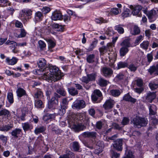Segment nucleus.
Here are the masks:
<instances>
[{
	"instance_id": "obj_1",
	"label": "nucleus",
	"mask_w": 158,
	"mask_h": 158,
	"mask_svg": "<svg viewBox=\"0 0 158 158\" xmlns=\"http://www.w3.org/2000/svg\"><path fill=\"white\" fill-rule=\"evenodd\" d=\"M62 75L59 69L56 66H51L49 67L48 69L44 73L43 76L44 80L55 82L61 78Z\"/></svg>"
},
{
	"instance_id": "obj_2",
	"label": "nucleus",
	"mask_w": 158,
	"mask_h": 158,
	"mask_svg": "<svg viewBox=\"0 0 158 158\" xmlns=\"http://www.w3.org/2000/svg\"><path fill=\"white\" fill-rule=\"evenodd\" d=\"M132 122L134 126L138 128H140L142 126H146L148 120L147 118L136 117L133 119Z\"/></svg>"
},
{
	"instance_id": "obj_3",
	"label": "nucleus",
	"mask_w": 158,
	"mask_h": 158,
	"mask_svg": "<svg viewBox=\"0 0 158 158\" xmlns=\"http://www.w3.org/2000/svg\"><path fill=\"white\" fill-rule=\"evenodd\" d=\"M38 66L43 72L45 73L49 69L48 65L47 64L46 60L43 58H40L37 62Z\"/></svg>"
},
{
	"instance_id": "obj_4",
	"label": "nucleus",
	"mask_w": 158,
	"mask_h": 158,
	"mask_svg": "<svg viewBox=\"0 0 158 158\" xmlns=\"http://www.w3.org/2000/svg\"><path fill=\"white\" fill-rule=\"evenodd\" d=\"M91 98L94 102L96 103L99 102L102 98V93L98 89L95 90L92 95Z\"/></svg>"
},
{
	"instance_id": "obj_5",
	"label": "nucleus",
	"mask_w": 158,
	"mask_h": 158,
	"mask_svg": "<svg viewBox=\"0 0 158 158\" xmlns=\"http://www.w3.org/2000/svg\"><path fill=\"white\" fill-rule=\"evenodd\" d=\"M71 128L76 132H79L85 129L86 127L82 123L74 124L71 126Z\"/></svg>"
},
{
	"instance_id": "obj_6",
	"label": "nucleus",
	"mask_w": 158,
	"mask_h": 158,
	"mask_svg": "<svg viewBox=\"0 0 158 158\" xmlns=\"http://www.w3.org/2000/svg\"><path fill=\"white\" fill-rule=\"evenodd\" d=\"M112 46L111 43H108L106 46H102L99 48V50L101 54L103 55L105 53L110 52Z\"/></svg>"
},
{
	"instance_id": "obj_7",
	"label": "nucleus",
	"mask_w": 158,
	"mask_h": 158,
	"mask_svg": "<svg viewBox=\"0 0 158 158\" xmlns=\"http://www.w3.org/2000/svg\"><path fill=\"white\" fill-rule=\"evenodd\" d=\"M32 14V11L29 9H23L19 13V16L26 19V17L31 16Z\"/></svg>"
},
{
	"instance_id": "obj_8",
	"label": "nucleus",
	"mask_w": 158,
	"mask_h": 158,
	"mask_svg": "<svg viewBox=\"0 0 158 158\" xmlns=\"http://www.w3.org/2000/svg\"><path fill=\"white\" fill-rule=\"evenodd\" d=\"M147 16L151 22L155 20L157 17V15L156 10L152 9L148 11Z\"/></svg>"
},
{
	"instance_id": "obj_9",
	"label": "nucleus",
	"mask_w": 158,
	"mask_h": 158,
	"mask_svg": "<svg viewBox=\"0 0 158 158\" xmlns=\"http://www.w3.org/2000/svg\"><path fill=\"white\" fill-rule=\"evenodd\" d=\"M102 74L106 77H110L113 74V71L109 68L103 67L102 70Z\"/></svg>"
},
{
	"instance_id": "obj_10",
	"label": "nucleus",
	"mask_w": 158,
	"mask_h": 158,
	"mask_svg": "<svg viewBox=\"0 0 158 158\" xmlns=\"http://www.w3.org/2000/svg\"><path fill=\"white\" fill-rule=\"evenodd\" d=\"M97 133L95 131H85L81 134V135L85 138H94L96 137Z\"/></svg>"
},
{
	"instance_id": "obj_11",
	"label": "nucleus",
	"mask_w": 158,
	"mask_h": 158,
	"mask_svg": "<svg viewBox=\"0 0 158 158\" xmlns=\"http://www.w3.org/2000/svg\"><path fill=\"white\" fill-rule=\"evenodd\" d=\"M5 44L7 45H10L9 47L12 49V52L13 53H16L18 52V51L15 49L17 46V43L15 42L8 40Z\"/></svg>"
},
{
	"instance_id": "obj_12",
	"label": "nucleus",
	"mask_w": 158,
	"mask_h": 158,
	"mask_svg": "<svg viewBox=\"0 0 158 158\" xmlns=\"http://www.w3.org/2000/svg\"><path fill=\"white\" fill-rule=\"evenodd\" d=\"M122 145V139H118L114 142L113 146L115 149L118 151H121L123 149Z\"/></svg>"
},
{
	"instance_id": "obj_13",
	"label": "nucleus",
	"mask_w": 158,
	"mask_h": 158,
	"mask_svg": "<svg viewBox=\"0 0 158 158\" xmlns=\"http://www.w3.org/2000/svg\"><path fill=\"white\" fill-rule=\"evenodd\" d=\"M114 103V100L110 99L106 101L104 104L103 105V106L106 110H108L112 108Z\"/></svg>"
},
{
	"instance_id": "obj_14",
	"label": "nucleus",
	"mask_w": 158,
	"mask_h": 158,
	"mask_svg": "<svg viewBox=\"0 0 158 158\" xmlns=\"http://www.w3.org/2000/svg\"><path fill=\"white\" fill-rule=\"evenodd\" d=\"M156 95L155 93L149 92L147 93L145 98L146 102L151 103L153 100L155 98Z\"/></svg>"
},
{
	"instance_id": "obj_15",
	"label": "nucleus",
	"mask_w": 158,
	"mask_h": 158,
	"mask_svg": "<svg viewBox=\"0 0 158 158\" xmlns=\"http://www.w3.org/2000/svg\"><path fill=\"white\" fill-rule=\"evenodd\" d=\"M85 102L83 100H78L75 102L73 105L74 107L77 109H81L85 106Z\"/></svg>"
},
{
	"instance_id": "obj_16",
	"label": "nucleus",
	"mask_w": 158,
	"mask_h": 158,
	"mask_svg": "<svg viewBox=\"0 0 158 158\" xmlns=\"http://www.w3.org/2000/svg\"><path fill=\"white\" fill-rule=\"evenodd\" d=\"M33 96L35 98L41 99L43 97V92L40 89H35Z\"/></svg>"
},
{
	"instance_id": "obj_17",
	"label": "nucleus",
	"mask_w": 158,
	"mask_h": 158,
	"mask_svg": "<svg viewBox=\"0 0 158 158\" xmlns=\"http://www.w3.org/2000/svg\"><path fill=\"white\" fill-rule=\"evenodd\" d=\"M61 14L58 11H55L53 13L51 16V19L53 20H56L61 19L62 18Z\"/></svg>"
},
{
	"instance_id": "obj_18",
	"label": "nucleus",
	"mask_w": 158,
	"mask_h": 158,
	"mask_svg": "<svg viewBox=\"0 0 158 158\" xmlns=\"http://www.w3.org/2000/svg\"><path fill=\"white\" fill-rule=\"evenodd\" d=\"M123 99L126 101L130 102L133 103H135L136 101V99L132 97L129 93L124 96Z\"/></svg>"
},
{
	"instance_id": "obj_19",
	"label": "nucleus",
	"mask_w": 158,
	"mask_h": 158,
	"mask_svg": "<svg viewBox=\"0 0 158 158\" xmlns=\"http://www.w3.org/2000/svg\"><path fill=\"white\" fill-rule=\"evenodd\" d=\"M16 92L17 96L19 98L27 95V94L25 90L20 87L18 88L17 89Z\"/></svg>"
},
{
	"instance_id": "obj_20",
	"label": "nucleus",
	"mask_w": 158,
	"mask_h": 158,
	"mask_svg": "<svg viewBox=\"0 0 158 158\" xmlns=\"http://www.w3.org/2000/svg\"><path fill=\"white\" fill-rule=\"evenodd\" d=\"M113 33L114 31L113 30H110L108 29V31H106L105 33L102 34L99 37V40H106L107 38V37L106 36V35H111L112 34H113Z\"/></svg>"
},
{
	"instance_id": "obj_21",
	"label": "nucleus",
	"mask_w": 158,
	"mask_h": 158,
	"mask_svg": "<svg viewBox=\"0 0 158 158\" xmlns=\"http://www.w3.org/2000/svg\"><path fill=\"white\" fill-rule=\"evenodd\" d=\"M58 103V99L55 97H53L48 102V107L49 108H52L55 105L57 104Z\"/></svg>"
},
{
	"instance_id": "obj_22",
	"label": "nucleus",
	"mask_w": 158,
	"mask_h": 158,
	"mask_svg": "<svg viewBox=\"0 0 158 158\" xmlns=\"http://www.w3.org/2000/svg\"><path fill=\"white\" fill-rule=\"evenodd\" d=\"M18 60L15 57H13L11 59L7 57L6 59V61L9 65H13L17 63Z\"/></svg>"
},
{
	"instance_id": "obj_23",
	"label": "nucleus",
	"mask_w": 158,
	"mask_h": 158,
	"mask_svg": "<svg viewBox=\"0 0 158 158\" xmlns=\"http://www.w3.org/2000/svg\"><path fill=\"white\" fill-rule=\"evenodd\" d=\"M142 9V7L140 5H136L134 7L132 13L133 15H139L140 10Z\"/></svg>"
},
{
	"instance_id": "obj_24",
	"label": "nucleus",
	"mask_w": 158,
	"mask_h": 158,
	"mask_svg": "<svg viewBox=\"0 0 158 158\" xmlns=\"http://www.w3.org/2000/svg\"><path fill=\"white\" fill-rule=\"evenodd\" d=\"M149 114L152 115L156 114V106L154 105H151L149 106Z\"/></svg>"
},
{
	"instance_id": "obj_25",
	"label": "nucleus",
	"mask_w": 158,
	"mask_h": 158,
	"mask_svg": "<svg viewBox=\"0 0 158 158\" xmlns=\"http://www.w3.org/2000/svg\"><path fill=\"white\" fill-rule=\"evenodd\" d=\"M68 91L69 94L72 96H75L78 93V91L73 87L68 88Z\"/></svg>"
},
{
	"instance_id": "obj_26",
	"label": "nucleus",
	"mask_w": 158,
	"mask_h": 158,
	"mask_svg": "<svg viewBox=\"0 0 158 158\" xmlns=\"http://www.w3.org/2000/svg\"><path fill=\"white\" fill-rule=\"evenodd\" d=\"M129 49L127 47H122L120 50V54L121 56H125L128 52Z\"/></svg>"
},
{
	"instance_id": "obj_27",
	"label": "nucleus",
	"mask_w": 158,
	"mask_h": 158,
	"mask_svg": "<svg viewBox=\"0 0 158 158\" xmlns=\"http://www.w3.org/2000/svg\"><path fill=\"white\" fill-rule=\"evenodd\" d=\"M95 56L94 54H89L86 57V61L89 63H93L95 61Z\"/></svg>"
},
{
	"instance_id": "obj_28",
	"label": "nucleus",
	"mask_w": 158,
	"mask_h": 158,
	"mask_svg": "<svg viewBox=\"0 0 158 158\" xmlns=\"http://www.w3.org/2000/svg\"><path fill=\"white\" fill-rule=\"evenodd\" d=\"M66 108L67 107H65V106H63V107H62V106H60V107H59V108L57 109V114L60 115H63L65 113V110Z\"/></svg>"
},
{
	"instance_id": "obj_29",
	"label": "nucleus",
	"mask_w": 158,
	"mask_h": 158,
	"mask_svg": "<svg viewBox=\"0 0 158 158\" xmlns=\"http://www.w3.org/2000/svg\"><path fill=\"white\" fill-rule=\"evenodd\" d=\"M46 129V127L44 126L40 127H36L35 130V133L37 135L39 133H42Z\"/></svg>"
},
{
	"instance_id": "obj_30",
	"label": "nucleus",
	"mask_w": 158,
	"mask_h": 158,
	"mask_svg": "<svg viewBox=\"0 0 158 158\" xmlns=\"http://www.w3.org/2000/svg\"><path fill=\"white\" fill-rule=\"evenodd\" d=\"M123 25L121 24H118L116 25L114 27V29L116 30L120 34H122L124 32V29L122 27Z\"/></svg>"
},
{
	"instance_id": "obj_31",
	"label": "nucleus",
	"mask_w": 158,
	"mask_h": 158,
	"mask_svg": "<svg viewBox=\"0 0 158 158\" xmlns=\"http://www.w3.org/2000/svg\"><path fill=\"white\" fill-rule=\"evenodd\" d=\"M123 158H135L133 153L130 150H126L125 152V156Z\"/></svg>"
},
{
	"instance_id": "obj_32",
	"label": "nucleus",
	"mask_w": 158,
	"mask_h": 158,
	"mask_svg": "<svg viewBox=\"0 0 158 158\" xmlns=\"http://www.w3.org/2000/svg\"><path fill=\"white\" fill-rule=\"evenodd\" d=\"M107 82L108 81L106 80L100 78L98 80V84L101 86L104 87L107 85Z\"/></svg>"
},
{
	"instance_id": "obj_33",
	"label": "nucleus",
	"mask_w": 158,
	"mask_h": 158,
	"mask_svg": "<svg viewBox=\"0 0 158 158\" xmlns=\"http://www.w3.org/2000/svg\"><path fill=\"white\" fill-rule=\"evenodd\" d=\"M13 127L12 124H10L6 125L0 128V130L2 131H7L11 129Z\"/></svg>"
},
{
	"instance_id": "obj_34",
	"label": "nucleus",
	"mask_w": 158,
	"mask_h": 158,
	"mask_svg": "<svg viewBox=\"0 0 158 158\" xmlns=\"http://www.w3.org/2000/svg\"><path fill=\"white\" fill-rule=\"evenodd\" d=\"M132 35H135L139 34L140 32V30L138 27L135 26L133 28V30L131 32Z\"/></svg>"
},
{
	"instance_id": "obj_35",
	"label": "nucleus",
	"mask_w": 158,
	"mask_h": 158,
	"mask_svg": "<svg viewBox=\"0 0 158 158\" xmlns=\"http://www.w3.org/2000/svg\"><path fill=\"white\" fill-rule=\"evenodd\" d=\"M127 66L128 64L127 62L125 61H120L117 64V69H118L121 68H124L127 67Z\"/></svg>"
},
{
	"instance_id": "obj_36",
	"label": "nucleus",
	"mask_w": 158,
	"mask_h": 158,
	"mask_svg": "<svg viewBox=\"0 0 158 158\" xmlns=\"http://www.w3.org/2000/svg\"><path fill=\"white\" fill-rule=\"evenodd\" d=\"M149 44V42L148 41H143L140 44V47L142 49L147 50Z\"/></svg>"
},
{
	"instance_id": "obj_37",
	"label": "nucleus",
	"mask_w": 158,
	"mask_h": 158,
	"mask_svg": "<svg viewBox=\"0 0 158 158\" xmlns=\"http://www.w3.org/2000/svg\"><path fill=\"white\" fill-rule=\"evenodd\" d=\"M43 16L41 13L40 11H38L35 14V18L37 21H40L42 19Z\"/></svg>"
},
{
	"instance_id": "obj_38",
	"label": "nucleus",
	"mask_w": 158,
	"mask_h": 158,
	"mask_svg": "<svg viewBox=\"0 0 158 158\" xmlns=\"http://www.w3.org/2000/svg\"><path fill=\"white\" fill-rule=\"evenodd\" d=\"M21 130L20 129H16L13 130L11 132L12 135L15 138L18 137V135L20 134Z\"/></svg>"
},
{
	"instance_id": "obj_39",
	"label": "nucleus",
	"mask_w": 158,
	"mask_h": 158,
	"mask_svg": "<svg viewBox=\"0 0 158 158\" xmlns=\"http://www.w3.org/2000/svg\"><path fill=\"white\" fill-rule=\"evenodd\" d=\"M130 15V10L128 8H126L122 13V15L123 18H125L129 16Z\"/></svg>"
},
{
	"instance_id": "obj_40",
	"label": "nucleus",
	"mask_w": 158,
	"mask_h": 158,
	"mask_svg": "<svg viewBox=\"0 0 158 158\" xmlns=\"http://www.w3.org/2000/svg\"><path fill=\"white\" fill-rule=\"evenodd\" d=\"M72 147L74 151H78L79 150L80 146L78 143L75 141L73 143Z\"/></svg>"
},
{
	"instance_id": "obj_41",
	"label": "nucleus",
	"mask_w": 158,
	"mask_h": 158,
	"mask_svg": "<svg viewBox=\"0 0 158 158\" xmlns=\"http://www.w3.org/2000/svg\"><path fill=\"white\" fill-rule=\"evenodd\" d=\"M46 40L48 43L49 48H52L55 46L56 45L55 43L52 40L48 39H46Z\"/></svg>"
},
{
	"instance_id": "obj_42",
	"label": "nucleus",
	"mask_w": 158,
	"mask_h": 158,
	"mask_svg": "<svg viewBox=\"0 0 158 158\" xmlns=\"http://www.w3.org/2000/svg\"><path fill=\"white\" fill-rule=\"evenodd\" d=\"M110 93L114 97H118L121 94V92L118 89L111 90Z\"/></svg>"
},
{
	"instance_id": "obj_43",
	"label": "nucleus",
	"mask_w": 158,
	"mask_h": 158,
	"mask_svg": "<svg viewBox=\"0 0 158 158\" xmlns=\"http://www.w3.org/2000/svg\"><path fill=\"white\" fill-rule=\"evenodd\" d=\"M35 106L38 108H40L43 107V102L40 100H37L35 101Z\"/></svg>"
},
{
	"instance_id": "obj_44",
	"label": "nucleus",
	"mask_w": 158,
	"mask_h": 158,
	"mask_svg": "<svg viewBox=\"0 0 158 158\" xmlns=\"http://www.w3.org/2000/svg\"><path fill=\"white\" fill-rule=\"evenodd\" d=\"M8 102L12 104L14 102V98L13 94L11 93H8L7 97Z\"/></svg>"
},
{
	"instance_id": "obj_45",
	"label": "nucleus",
	"mask_w": 158,
	"mask_h": 158,
	"mask_svg": "<svg viewBox=\"0 0 158 158\" xmlns=\"http://www.w3.org/2000/svg\"><path fill=\"white\" fill-rule=\"evenodd\" d=\"M121 45L123 46V47H127L128 48V47H129L130 45L129 40L128 39L124 40L121 43Z\"/></svg>"
},
{
	"instance_id": "obj_46",
	"label": "nucleus",
	"mask_w": 158,
	"mask_h": 158,
	"mask_svg": "<svg viewBox=\"0 0 158 158\" xmlns=\"http://www.w3.org/2000/svg\"><path fill=\"white\" fill-rule=\"evenodd\" d=\"M95 21L97 23L101 24L102 23H107L108 21L107 20L104 19L102 18H101L99 19H96Z\"/></svg>"
},
{
	"instance_id": "obj_47",
	"label": "nucleus",
	"mask_w": 158,
	"mask_h": 158,
	"mask_svg": "<svg viewBox=\"0 0 158 158\" xmlns=\"http://www.w3.org/2000/svg\"><path fill=\"white\" fill-rule=\"evenodd\" d=\"M39 46L41 50H43L45 48L46 44L43 41L40 40L38 42Z\"/></svg>"
},
{
	"instance_id": "obj_48",
	"label": "nucleus",
	"mask_w": 158,
	"mask_h": 158,
	"mask_svg": "<svg viewBox=\"0 0 158 158\" xmlns=\"http://www.w3.org/2000/svg\"><path fill=\"white\" fill-rule=\"evenodd\" d=\"M23 128L24 131L28 130L31 127V125L28 123H25L22 124Z\"/></svg>"
},
{
	"instance_id": "obj_49",
	"label": "nucleus",
	"mask_w": 158,
	"mask_h": 158,
	"mask_svg": "<svg viewBox=\"0 0 158 158\" xmlns=\"http://www.w3.org/2000/svg\"><path fill=\"white\" fill-rule=\"evenodd\" d=\"M14 23L16 27L19 28H22L23 27V24L22 23L20 22L18 20H15L14 21Z\"/></svg>"
},
{
	"instance_id": "obj_50",
	"label": "nucleus",
	"mask_w": 158,
	"mask_h": 158,
	"mask_svg": "<svg viewBox=\"0 0 158 158\" xmlns=\"http://www.w3.org/2000/svg\"><path fill=\"white\" fill-rule=\"evenodd\" d=\"M98 43V41L96 40L93 41L92 43L90 44V45L88 48V50L89 51H92L93 49L96 46Z\"/></svg>"
},
{
	"instance_id": "obj_51",
	"label": "nucleus",
	"mask_w": 158,
	"mask_h": 158,
	"mask_svg": "<svg viewBox=\"0 0 158 158\" xmlns=\"http://www.w3.org/2000/svg\"><path fill=\"white\" fill-rule=\"evenodd\" d=\"M20 33L19 35H15V36L17 38H22L25 37L26 34V32L24 29H20Z\"/></svg>"
},
{
	"instance_id": "obj_52",
	"label": "nucleus",
	"mask_w": 158,
	"mask_h": 158,
	"mask_svg": "<svg viewBox=\"0 0 158 158\" xmlns=\"http://www.w3.org/2000/svg\"><path fill=\"white\" fill-rule=\"evenodd\" d=\"M90 81H94L97 76L96 72L87 75Z\"/></svg>"
},
{
	"instance_id": "obj_53",
	"label": "nucleus",
	"mask_w": 158,
	"mask_h": 158,
	"mask_svg": "<svg viewBox=\"0 0 158 158\" xmlns=\"http://www.w3.org/2000/svg\"><path fill=\"white\" fill-rule=\"evenodd\" d=\"M57 93L62 96H65L66 94V92L64 89L63 88H60L57 90Z\"/></svg>"
},
{
	"instance_id": "obj_54",
	"label": "nucleus",
	"mask_w": 158,
	"mask_h": 158,
	"mask_svg": "<svg viewBox=\"0 0 158 158\" xmlns=\"http://www.w3.org/2000/svg\"><path fill=\"white\" fill-rule=\"evenodd\" d=\"M149 85L151 89L153 90L158 88V84L153 82L150 83Z\"/></svg>"
},
{
	"instance_id": "obj_55",
	"label": "nucleus",
	"mask_w": 158,
	"mask_h": 158,
	"mask_svg": "<svg viewBox=\"0 0 158 158\" xmlns=\"http://www.w3.org/2000/svg\"><path fill=\"white\" fill-rule=\"evenodd\" d=\"M110 12L115 15H117L119 12H121V10L118 9L117 8H114L111 9Z\"/></svg>"
},
{
	"instance_id": "obj_56",
	"label": "nucleus",
	"mask_w": 158,
	"mask_h": 158,
	"mask_svg": "<svg viewBox=\"0 0 158 158\" xmlns=\"http://www.w3.org/2000/svg\"><path fill=\"white\" fill-rule=\"evenodd\" d=\"M9 113V111L5 109L2 110L0 111V116L5 115L8 116Z\"/></svg>"
},
{
	"instance_id": "obj_57",
	"label": "nucleus",
	"mask_w": 158,
	"mask_h": 158,
	"mask_svg": "<svg viewBox=\"0 0 158 158\" xmlns=\"http://www.w3.org/2000/svg\"><path fill=\"white\" fill-rule=\"evenodd\" d=\"M128 68L132 72L135 71L137 68V67L133 64H130Z\"/></svg>"
},
{
	"instance_id": "obj_58",
	"label": "nucleus",
	"mask_w": 158,
	"mask_h": 158,
	"mask_svg": "<svg viewBox=\"0 0 158 158\" xmlns=\"http://www.w3.org/2000/svg\"><path fill=\"white\" fill-rule=\"evenodd\" d=\"M33 73L35 74H37L38 75H42V77L43 79V76L44 73V72H43L42 71H41V69H39L34 70L33 71Z\"/></svg>"
},
{
	"instance_id": "obj_59",
	"label": "nucleus",
	"mask_w": 158,
	"mask_h": 158,
	"mask_svg": "<svg viewBox=\"0 0 158 158\" xmlns=\"http://www.w3.org/2000/svg\"><path fill=\"white\" fill-rule=\"evenodd\" d=\"M68 103V101L67 99V98H64L62 99L61 102L60 104V106H65L66 107L67 106Z\"/></svg>"
},
{
	"instance_id": "obj_60",
	"label": "nucleus",
	"mask_w": 158,
	"mask_h": 158,
	"mask_svg": "<svg viewBox=\"0 0 158 158\" xmlns=\"http://www.w3.org/2000/svg\"><path fill=\"white\" fill-rule=\"evenodd\" d=\"M81 80L83 83H89L90 81V79H89V77L87 75L86 76L83 77Z\"/></svg>"
},
{
	"instance_id": "obj_61",
	"label": "nucleus",
	"mask_w": 158,
	"mask_h": 158,
	"mask_svg": "<svg viewBox=\"0 0 158 158\" xmlns=\"http://www.w3.org/2000/svg\"><path fill=\"white\" fill-rule=\"evenodd\" d=\"M129 122V118L126 117H124L123 118L121 123L123 125H125L128 124Z\"/></svg>"
},
{
	"instance_id": "obj_62",
	"label": "nucleus",
	"mask_w": 158,
	"mask_h": 158,
	"mask_svg": "<svg viewBox=\"0 0 158 158\" xmlns=\"http://www.w3.org/2000/svg\"><path fill=\"white\" fill-rule=\"evenodd\" d=\"M116 78L119 80H121L125 79V76L123 73H120L116 75Z\"/></svg>"
},
{
	"instance_id": "obj_63",
	"label": "nucleus",
	"mask_w": 158,
	"mask_h": 158,
	"mask_svg": "<svg viewBox=\"0 0 158 158\" xmlns=\"http://www.w3.org/2000/svg\"><path fill=\"white\" fill-rule=\"evenodd\" d=\"M54 27L56 28H57V31H61L63 29V27L59 24H56L54 25Z\"/></svg>"
},
{
	"instance_id": "obj_64",
	"label": "nucleus",
	"mask_w": 158,
	"mask_h": 158,
	"mask_svg": "<svg viewBox=\"0 0 158 158\" xmlns=\"http://www.w3.org/2000/svg\"><path fill=\"white\" fill-rule=\"evenodd\" d=\"M120 156L119 153H118L116 152H113L111 153V158H118Z\"/></svg>"
}]
</instances>
